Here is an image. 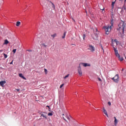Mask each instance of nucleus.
Segmentation results:
<instances>
[{"label":"nucleus","instance_id":"44","mask_svg":"<svg viewBox=\"0 0 126 126\" xmlns=\"http://www.w3.org/2000/svg\"><path fill=\"white\" fill-rule=\"evenodd\" d=\"M125 1L126 2V0H125Z\"/></svg>","mask_w":126,"mask_h":126},{"label":"nucleus","instance_id":"29","mask_svg":"<svg viewBox=\"0 0 126 126\" xmlns=\"http://www.w3.org/2000/svg\"><path fill=\"white\" fill-rule=\"evenodd\" d=\"M101 48L103 52H104V49L103 48V46L101 45Z\"/></svg>","mask_w":126,"mask_h":126},{"label":"nucleus","instance_id":"16","mask_svg":"<svg viewBox=\"0 0 126 126\" xmlns=\"http://www.w3.org/2000/svg\"><path fill=\"white\" fill-rule=\"evenodd\" d=\"M20 24H21L20 22L18 21V22H17L16 25L18 27L20 25Z\"/></svg>","mask_w":126,"mask_h":126},{"label":"nucleus","instance_id":"1","mask_svg":"<svg viewBox=\"0 0 126 126\" xmlns=\"http://www.w3.org/2000/svg\"><path fill=\"white\" fill-rule=\"evenodd\" d=\"M119 28L117 30L119 31L120 34H124L125 29H126V23L124 21H121L118 25Z\"/></svg>","mask_w":126,"mask_h":126},{"label":"nucleus","instance_id":"38","mask_svg":"<svg viewBox=\"0 0 126 126\" xmlns=\"http://www.w3.org/2000/svg\"><path fill=\"white\" fill-rule=\"evenodd\" d=\"M114 3H115V2H112V6H114Z\"/></svg>","mask_w":126,"mask_h":126},{"label":"nucleus","instance_id":"30","mask_svg":"<svg viewBox=\"0 0 126 126\" xmlns=\"http://www.w3.org/2000/svg\"><path fill=\"white\" fill-rule=\"evenodd\" d=\"M101 48L103 52H104V49L103 48V46L101 45Z\"/></svg>","mask_w":126,"mask_h":126},{"label":"nucleus","instance_id":"26","mask_svg":"<svg viewBox=\"0 0 126 126\" xmlns=\"http://www.w3.org/2000/svg\"><path fill=\"white\" fill-rule=\"evenodd\" d=\"M85 37H86L85 34H84L83 36V40H85Z\"/></svg>","mask_w":126,"mask_h":126},{"label":"nucleus","instance_id":"32","mask_svg":"<svg viewBox=\"0 0 126 126\" xmlns=\"http://www.w3.org/2000/svg\"><path fill=\"white\" fill-rule=\"evenodd\" d=\"M63 119L64 121H65V122H67V121H66V120L64 119V117H63Z\"/></svg>","mask_w":126,"mask_h":126},{"label":"nucleus","instance_id":"45","mask_svg":"<svg viewBox=\"0 0 126 126\" xmlns=\"http://www.w3.org/2000/svg\"><path fill=\"white\" fill-rule=\"evenodd\" d=\"M126 59V57H125Z\"/></svg>","mask_w":126,"mask_h":126},{"label":"nucleus","instance_id":"21","mask_svg":"<svg viewBox=\"0 0 126 126\" xmlns=\"http://www.w3.org/2000/svg\"><path fill=\"white\" fill-rule=\"evenodd\" d=\"M68 76H69V74H67L65 77H63L64 79H65L66 78H67V77H68Z\"/></svg>","mask_w":126,"mask_h":126},{"label":"nucleus","instance_id":"37","mask_svg":"<svg viewBox=\"0 0 126 126\" xmlns=\"http://www.w3.org/2000/svg\"><path fill=\"white\" fill-rule=\"evenodd\" d=\"M49 112H51V108H48Z\"/></svg>","mask_w":126,"mask_h":126},{"label":"nucleus","instance_id":"3","mask_svg":"<svg viewBox=\"0 0 126 126\" xmlns=\"http://www.w3.org/2000/svg\"><path fill=\"white\" fill-rule=\"evenodd\" d=\"M85 66V67H86V66H90V64H88L87 63H80L79 64V66L78 67V72L80 75V76H82V71L81 70V66Z\"/></svg>","mask_w":126,"mask_h":126},{"label":"nucleus","instance_id":"5","mask_svg":"<svg viewBox=\"0 0 126 126\" xmlns=\"http://www.w3.org/2000/svg\"><path fill=\"white\" fill-rule=\"evenodd\" d=\"M112 80H113L114 82L118 83L119 80V74L116 75L114 77L111 78Z\"/></svg>","mask_w":126,"mask_h":126},{"label":"nucleus","instance_id":"20","mask_svg":"<svg viewBox=\"0 0 126 126\" xmlns=\"http://www.w3.org/2000/svg\"><path fill=\"white\" fill-rule=\"evenodd\" d=\"M3 55L4 56V59H6L7 58V55L5 54V53H3Z\"/></svg>","mask_w":126,"mask_h":126},{"label":"nucleus","instance_id":"24","mask_svg":"<svg viewBox=\"0 0 126 126\" xmlns=\"http://www.w3.org/2000/svg\"><path fill=\"white\" fill-rule=\"evenodd\" d=\"M122 10H126V6H124L123 7Z\"/></svg>","mask_w":126,"mask_h":126},{"label":"nucleus","instance_id":"31","mask_svg":"<svg viewBox=\"0 0 126 126\" xmlns=\"http://www.w3.org/2000/svg\"><path fill=\"white\" fill-rule=\"evenodd\" d=\"M13 64V61H12L11 63H10V64Z\"/></svg>","mask_w":126,"mask_h":126},{"label":"nucleus","instance_id":"42","mask_svg":"<svg viewBox=\"0 0 126 126\" xmlns=\"http://www.w3.org/2000/svg\"><path fill=\"white\" fill-rule=\"evenodd\" d=\"M29 52H31V50H28Z\"/></svg>","mask_w":126,"mask_h":126},{"label":"nucleus","instance_id":"2","mask_svg":"<svg viewBox=\"0 0 126 126\" xmlns=\"http://www.w3.org/2000/svg\"><path fill=\"white\" fill-rule=\"evenodd\" d=\"M111 26H105L103 28L107 35H109V33L111 32V30H112V27H113L114 24V21L113 20L111 21Z\"/></svg>","mask_w":126,"mask_h":126},{"label":"nucleus","instance_id":"7","mask_svg":"<svg viewBox=\"0 0 126 126\" xmlns=\"http://www.w3.org/2000/svg\"><path fill=\"white\" fill-rule=\"evenodd\" d=\"M94 32H95L94 35L95 36V37H93V39L94 40H96V39L98 38V36H99V31H98V30H97V29H95V30L94 31Z\"/></svg>","mask_w":126,"mask_h":126},{"label":"nucleus","instance_id":"43","mask_svg":"<svg viewBox=\"0 0 126 126\" xmlns=\"http://www.w3.org/2000/svg\"><path fill=\"white\" fill-rule=\"evenodd\" d=\"M62 116H64V114H62Z\"/></svg>","mask_w":126,"mask_h":126},{"label":"nucleus","instance_id":"17","mask_svg":"<svg viewBox=\"0 0 126 126\" xmlns=\"http://www.w3.org/2000/svg\"><path fill=\"white\" fill-rule=\"evenodd\" d=\"M66 34V32H64L63 33V36H62L63 39H64V38H65V35Z\"/></svg>","mask_w":126,"mask_h":126},{"label":"nucleus","instance_id":"25","mask_svg":"<svg viewBox=\"0 0 126 126\" xmlns=\"http://www.w3.org/2000/svg\"><path fill=\"white\" fill-rule=\"evenodd\" d=\"M63 85H64V84H62L60 86V88H62L63 87Z\"/></svg>","mask_w":126,"mask_h":126},{"label":"nucleus","instance_id":"36","mask_svg":"<svg viewBox=\"0 0 126 126\" xmlns=\"http://www.w3.org/2000/svg\"><path fill=\"white\" fill-rule=\"evenodd\" d=\"M72 20H73L74 22H75V20H74V19L73 18H72Z\"/></svg>","mask_w":126,"mask_h":126},{"label":"nucleus","instance_id":"15","mask_svg":"<svg viewBox=\"0 0 126 126\" xmlns=\"http://www.w3.org/2000/svg\"><path fill=\"white\" fill-rule=\"evenodd\" d=\"M51 37L54 39L55 37H57V33H54L51 35Z\"/></svg>","mask_w":126,"mask_h":126},{"label":"nucleus","instance_id":"6","mask_svg":"<svg viewBox=\"0 0 126 126\" xmlns=\"http://www.w3.org/2000/svg\"><path fill=\"white\" fill-rule=\"evenodd\" d=\"M88 50H89L90 52L93 53V52H95V47H94V46H93L92 45L89 44Z\"/></svg>","mask_w":126,"mask_h":126},{"label":"nucleus","instance_id":"41","mask_svg":"<svg viewBox=\"0 0 126 126\" xmlns=\"http://www.w3.org/2000/svg\"><path fill=\"white\" fill-rule=\"evenodd\" d=\"M3 50H0V52H3Z\"/></svg>","mask_w":126,"mask_h":126},{"label":"nucleus","instance_id":"19","mask_svg":"<svg viewBox=\"0 0 126 126\" xmlns=\"http://www.w3.org/2000/svg\"><path fill=\"white\" fill-rule=\"evenodd\" d=\"M65 117H66V119H67V120H68V121H69L70 120V118H69V117H68V115H67V114L65 115Z\"/></svg>","mask_w":126,"mask_h":126},{"label":"nucleus","instance_id":"40","mask_svg":"<svg viewBox=\"0 0 126 126\" xmlns=\"http://www.w3.org/2000/svg\"><path fill=\"white\" fill-rule=\"evenodd\" d=\"M101 10H105V8H103V9H101Z\"/></svg>","mask_w":126,"mask_h":126},{"label":"nucleus","instance_id":"11","mask_svg":"<svg viewBox=\"0 0 126 126\" xmlns=\"http://www.w3.org/2000/svg\"><path fill=\"white\" fill-rule=\"evenodd\" d=\"M103 113L106 115V116L107 117V118H109V116L108 115V113H107V111H106V109H105V108H103Z\"/></svg>","mask_w":126,"mask_h":126},{"label":"nucleus","instance_id":"14","mask_svg":"<svg viewBox=\"0 0 126 126\" xmlns=\"http://www.w3.org/2000/svg\"><path fill=\"white\" fill-rule=\"evenodd\" d=\"M8 43H9V42H8V40H7V39H5L4 40V42L3 43V45H7V44H8Z\"/></svg>","mask_w":126,"mask_h":126},{"label":"nucleus","instance_id":"9","mask_svg":"<svg viewBox=\"0 0 126 126\" xmlns=\"http://www.w3.org/2000/svg\"><path fill=\"white\" fill-rule=\"evenodd\" d=\"M5 83H6V82H5V81H1V82H0V85H1L2 87H3V85H4Z\"/></svg>","mask_w":126,"mask_h":126},{"label":"nucleus","instance_id":"22","mask_svg":"<svg viewBox=\"0 0 126 126\" xmlns=\"http://www.w3.org/2000/svg\"><path fill=\"white\" fill-rule=\"evenodd\" d=\"M13 52L14 54H15L16 53V49H13Z\"/></svg>","mask_w":126,"mask_h":126},{"label":"nucleus","instance_id":"4","mask_svg":"<svg viewBox=\"0 0 126 126\" xmlns=\"http://www.w3.org/2000/svg\"><path fill=\"white\" fill-rule=\"evenodd\" d=\"M113 50L115 52V55L117 58H118L119 61L120 62H123L124 61V58L123 57H121L120 55V54H119V52H118V50H117V48H115V47H113Z\"/></svg>","mask_w":126,"mask_h":126},{"label":"nucleus","instance_id":"12","mask_svg":"<svg viewBox=\"0 0 126 126\" xmlns=\"http://www.w3.org/2000/svg\"><path fill=\"white\" fill-rule=\"evenodd\" d=\"M19 76L21 78H23V79H24L25 80H26V78L23 76V75L22 73H20L19 74Z\"/></svg>","mask_w":126,"mask_h":126},{"label":"nucleus","instance_id":"33","mask_svg":"<svg viewBox=\"0 0 126 126\" xmlns=\"http://www.w3.org/2000/svg\"><path fill=\"white\" fill-rule=\"evenodd\" d=\"M114 42H116V43H117V42H118V40L115 39V40H114Z\"/></svg>","mask_w":126,"mask_h":126},{"label":"nucleus","instance_id":"18","mask_svg":"<svg viewBox=\"0 0 126 126\" xmlns=\"http://www.w3.org/2000/svg\"><path fill=\"white\" fill-rule=\"evenodd\" d=\"M51 3H52V8H53V9H55L56 7H55V4H54L52 2H51Z\"/></svg>","mask_w":126,"mask_h":126},{"label":"nucleus","instance_id":"28","mask_svg":"<svg viewBox=\"0 0 126 126\" xmlns=\"http://www.w3.org/2000/svg\"><path fill=\"white\" fill-rule=\"evenodd\" d=\"M98 80L99 81H102V80L101 79V78H100L99 77L98 78Z\"/></svg>","mask_w":126,"mask_h":126},{"label":"nucleus","instance_id":"10","mask_svg":"<svg viewBox=\"0 0 126 126\" xmlns=\"http://www.w3.org/2000/svg\"><path fill=\"white\" fill-rule=\"evenodd\" d=\"M41 47H43V48H47L48 47V45L46 44L45 43H42L40 44Z\"/></svg>","mask_w":126,"mask_h":126},{"label":"nucleus","instance_id":"23","mask_svg":"<svg viewBox=\"0 0 126 126\" xmlns=\"http://www.w3.org/2000/svg\"><path fill=\"white\" fill-rule=\"evenodd\" d=\"M48 115V116H53V113L49 112Z\"/></svg>","mask_w":126,"mask_h":126},{"label":"nucleus","instance_id":"34","mask_svg":"<svg viewBox=\"0 0 126 126\" xmlns=\"http://www.w3.org/2000/svg\"><path fill=\"white\" fill-rule=\"evenodd\" d=\"M44 71H45V72H47V71H48V70H47V69H45Z\"/></svg>","mask_w":126,"mask_h":126},{"label":"nucleus","instance_id":"39","mask_svg":"<svg viewBox=\"0 0 126 126\" xmlns=\"http://www.w3.org/2000/svg\"><path fill=\"white\" fill-rule=\"evenodd\" d=\"M46 107H47V108H50V106H49V105H47V106H46Z\"/></svg>","mask_w":126,"mask_h":126},{"label":"nucleus","instance_id":"27","mask_svg":"<svg viewBox=\"0 0 126 126\" xmlns=\"http://www.w3.org/2000/svg\"><path fill=\"white\" fill-rule=\"evenodd\" d=\"M108 104L109 105V106H111V102H108Z\"/></svg>","mask_w":126,"mask_h":126},{"label":"nucleus","instance_id":"13","mask_svg":"<svg viewBox=\"0 0 126 126\" xmlns=\"http://www.w3.org/2000/svg\"><path fill=\"white\" fill-rule=\"evenodd\" d=\"M114 125L115 126H117L118 124V120H117V118H116V117H114Z\"/></svg>","mask_w":126,"mask_h":126},{"label":"nucleus","instance_id":"8","mask_svg":"<svg viewBox=\"0 0 126 126\" xmlns=\"http://www.w3.org/2000/svg\"><path fill=\"white\" fill-rule=\"evenodd\" d=\"M47 113H46V112H40L39 113V115H40V117H43L44 119H45V120H47Z\"/></svg>","mask_w":126,"mask_h":126},{"label":"nucleus","instance_id":"35","mask_svg":"<svg viewBox=\"0 0 126 126\" xmlns=\"http://www.w3.org/2000/svg\"><path fill=\"white\" fill-rule=\"evenodd\" d=\"M16 90H17V91L18 92H19V91L20 90H19V89H16Z\"/></svg>","mask_w":126,"mask_h":126}]
</instances>
